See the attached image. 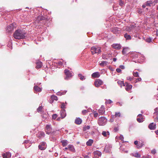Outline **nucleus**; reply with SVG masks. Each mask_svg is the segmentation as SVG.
Segmentation results:
<instances>
[{
  "label": "nucleus",
  "instance_id": "nucleus-1",
  "mask_svg": "<svg viewBox=\"0 0 158 158\" xmlns=\"http://www.w3.org/2000/svg\"><path fill=\"white\" fill-rule=\"evenodd\" d=\"M13 37L16 39L20 40L24 39L27 36V34L24 30L17 29L15 31Z\"/></svg>",
  "mask_w": 158,
  "mask_h": 158
},
{
  "label": "nucleus",
  "instance_id": "nucleus-2",
  "mask_svg": "<svg viewBox=\"0 0 158 158\" xmlns=\"http://www.w3.org/2000/svg\"><path fill=\"white\" fill-rule=\"evenodd\" d=\"M91 50L93 54L95 53L99 54L101 52V48L98 47H93L91 48Z\"/></svg>",
  "mask_w": 158,
  "mask_h": 158
},
{
  "label": "nucleus",
  "instance_id": "nucleus-3",
  "mask_svg": "<svg viewBox=\"0 0 158 158\" xmlns=\"http://www.w3.org/2000/svg\"><path fill=\"white\" fill-rule=\"evenodd\" d=\"M107 122V119L104 117L100 118L98 120V123L100 126L105 125Z\"/></svg>",
  "mask_w": 158,
  "mask_h": 158
},
{
  "label": "nucleus",
  "instance_id": "nucleus-4",
  "mask_svg": "<svg viewBox=\"0 0 158 158\" xmlns=\"http://www.w3.org/2000/svg\"><path fill=\"white\" fill-rule=\"evenodd\" d=\"M64 73L66 75V77L64 78L65 80H69L73 76L72 72L70 71L67 69H65L64 70Z\"/></svg>",
  "mask_w": 158,
  "mask_h": 158
},
{
  "label": "nucleus",
  "instance_id": "nucleus-5",
  "mask_svg": "<svg viewBox=\"0 0 158 158\" xmlns=\"http://www.w3.org/2000/svg\"><path fill=\"white\" fill-rule=\"evenodd\" d=\"M39 149L41 150H45L46 148V143L44 142H41L38 146Z\"/></svg>",
  "mask_w": 158,
  "mask_h": 158
},
{
  "label": "nucleus",
  "instance_id": "nucleus-6",
  "mask_svg": "<svg viewBox=\"0 0 158 158\" xmlns=\"http://www.w3.org/2000/svg\"><path fill=\"white\" fill-rule=\"evenodd\" d=\"M14 26L13 23L10 24V25H8L7 27L6 31L7 33H10L14 30Z\"/></svg>",
  "mask_w": 158,
  "mask_h": 158
},
{
  "label": "nucleus",
  "instance_id": "nucleus-7",
  "mask_svg": "<svg viewBox=\"0 0 158 158\" xmlns=\"http://www.w3.org/2000/svg\"><path fill=\"white\" fill-rule=\"evenodd\" d=\"M45 130L47 134L49 135L52 132V128L50 125H46Z\"/></svg>",
  "mask_w": 158,
  "mask_h": 158
},
{
  "label": "nucleus",
  "instance_id": "nucleus-8",
  "mask_svg": "<svg viewBox=\"0 0 158 158\" xmlns=\"http://www.w3.org/2000/svg\"><path fill=\"white\" fill-rule=\"evenodd\" d=\"M46 17H44L42 16H38L37 18V20L39 22H42L41 23H45V22L46 21Z\"/></svg>",
  "mask_w": 158,
  "mask_h": 158
},
{
  "label": "nucleus",
  "instance_id": "nucleus-9",
  "mask_svg": "<svg viewBox=\"0 0 158 158\" xmlns=\"http://www.w3.org/2000/svg\"><path fill=\"white\" fill-rule=\"evenodd\" d=\"M124 86H125V89L127 91L129 90L132 88V85L127 82H125L124 83Z\"/></svg>",
  "mask_w": 158,
  "mask_h": 158
},
{
  "label": "nucleus",
  "instance_id": "nucleus-10",
  "mask_svg": "<svg viewBox=\"0 0 158 158\" xmlns=\"http://www.w3.org/2000/svg\"><path fill=\"white\" fill-rule=\"evenodd\" d=\"M102 83L103 82L101 80L99 79H98L95 81L94 84L95 86L96 87H99L101 85H102Z\"/></svg>",
  "mask_w": 158,
  "mask_h": 158
},
{
  "label": "nucleus",
  "instance_id": "nucleus-11",
  "mask_svg": "<svg viewBox=\"0 0 158 158\" xmlns=\"http://www.w3.org/2000/svg\"><path fill=\"white\" fill-rule=\"evenodd\" d=\"M111 145L110 144L106 145L104 149V151L106 152H109L111 150Z\"/></svg>",
  "mask_w": 158,
  "mask_h": 158
},
{
  "label": "nucleus",
  "instance_id": "nucleus-12",
  "mask_svg": "<svg viewBox=\"0 0 158 158\" xmlns=\"http://www.w3.org/2000/svg\"><path fill=\"white\" fill-rule=\"evenodd\" d=\"M142 117V115L141 114L138 115L137 118V120L138 122L141 123L144 121L143 118Z\"/></svg>",
  "mask_w": 158,
  "mask_h": 158
},
{
  "label": "nucleus",
  "instance_id": "nucleus-13",
  "mask_svg": "<svg viewBox=\"0 0 158 158\" xmlns=\"http://www.w3.org/2000/svg\"><path fill=\"white\" fill-rule=\"evenodd\" d=\"M111 56L112 55L110 53L107 54H103L102 55V58L104 60H107L111 57Z\"/></svg>",
  "mask_w": 158,
  "mask_h": 158
},
{
  "label": "nucleus",
  "instance_id": "nucleus-14",
  "mask_svg": "<svg viewBox=\"0 0 158 158\" xmlns=\"http://www.w3.org/2000/svg\"><path fill=\"white\" fill-rule=\"evenodd\" d=\"M11 154L9 152H7L2 155V156L3 158H9L11 157Z\"/></svg>",
  "mask_w": 158,
  "mask_h": 158
},
{
  "label": "nucleus",
  "instance_id": "nucleus-15",
  "mask_svg": "<svg viewBox=\"0 0 158 158\" xmlns=\"http://www.w3.org/2000/svg\"><path fill=\"white\" fill-rule=\"evenodd\" d=\"M112 47L114 48L119 49L121 48V45L118 44H114L112 45Z\"/></svg>",
  "mask_w": 158,
  "mask_h": 158
},
{
  "label": "nucleus",
  "instance_id": "nucleus-16",
  "mask_svg": "<svg viewBox=\"0 0 158 158\" xmlns=\"http://www.w3.org/2000/svg\"><path fill=\"white\" fill-rule=\"evenodd\" d=\"M102 135L104 137L108 138L110 135V133L108 131H103L102 133Z\"/></svg>",
  "mask_w": 158,
  "mask_h": 158
},
{
  "label": "nucleus",
  "instance_id": "nucleus-17",
  "mask_svg": "<svg viewBox=\"0 0 158 158\" xmlns=\"http://www.w3.org/2000/svg\"><path fill=\"white\" fill-rule=\"evenodd\" d=\"M61 117L62 118H64L66 116L65 110L63 109L60 112Z\"/></svg>",
  "mask_w": 158,
  "mask_h": 158
},
{
  "label": "nucleus",
  "instance_id": "nucleus-18",
  "mask_svg": "<svg viewBox=\"0 0 158 158\" xmlns=\"http://www.w3.org/2000/svg\"><path fill=\"white\" fill-rule=\"evenodd\" d=\"M156 127V124L153 123H151L148 126L149 128L151 130H154Z\"/></svg>",
  "mask_w": 158,
  "mask_h": 158
},
{
  "label": "nucleus",
  "instance_id": "nucleus-19",
  "mask_svg": "<svg viewBox=\"0 0 158 158\" xmlns=\"http://www.w3.org/2000/svg\"><path fill=\"white\" fill-rule=\"evenodd\" d=\"M98 112L99 114H102L105 112V110L104 106H102L98 110Z\"/></svg>",
  "mask_w": 158,
  "mask_h": 158
},
{
  "label": "nucleus",
  "instance_id": "nucleus-20",
  "mask_svg": "<svg viewBox=\"0 0 158 158\" xmlns=\"http://www.w3.org/2000/svg\"><path fill=\"white\" fill-rule=\"evenodd\" d=\"M82 120L81 118H77L75 121V123L77 124H80L81 123Z\"/></svg>",
  "mask_w": 158,
  "mask_h": 158
},
{
  "label": "nucleus",
  "instance_id": "nucleus-21",
  "mask_svg": "<svg viewBox=\"0 0 158 158\" xmlns=\"http://www.w3.org/2000/svg\"><path fill=\"white\" fill-rule=\"evenodd\" d=\"M100 76L99 73L98 72L94 73L92 74V77L94 78H98Z\"/></svg>",
  "mask_w": 158,
  "mask_h": 158
},
{
  "label": "nucleus",
  "instance_id": "nucleus-22",
  "mask_svg": "<svg viewBox=\"0 0 158 158\" xmlns=\"http://www.w3.org/2000/svg\"><path fill=\"white\" fill-rule=\"evenodd\" d=\"M111 31L114 34H117L120 33V31L118 30V28L116 27H114L112 29Z\"/></svg>",
  "mask_w": 158,
  "mask_h": 158
},
{
  "label": "nucleus",
  "instance_id": "nucleus-23",
  "mask_svg": "<svg viewBox=\"0 0 158 158\" xmlns=\"http://www.w3.org/2000/svg\"><path fill=\"white\" fill-rule=\"evenodd\" d=\"M68 149L72 152H75V150L74 148V146L72 145L69 144L68 145Z\"/></svg>",
  "mask_w": 158,
  "mask_h": 158
},
{
  "label": "nucleus",
  "instance_id": "nucleus-24",
  "mask_svg": "<svg viewBox=\"0 0 158 158\" xmlns=\"http://www.w3.org/2000/svg\"><path fill=\"white\" fill-rule=\"evenodd\" d=\"M34 89L35 91L36 92H41L42 89L41 88L38 86L37 85H35L34 87Z\"/></svg>",
  "mask_w": 158,
  "mask_h": 158
},
{
  "label": "nucleus",
  "instance_id": "nucleus-25",
  "mask_svg": "<svg viewBox=\"0 0 158 158\" xmlns=\"http://www.w3.org/2000/svg\"><path fill=\"white\" fill-rule=\"evenodd\" d=\"M94 155L95 156L96 155L98 156H101L102 155V153L101 152L98 151H95L93 152Z\"/></svg>",
  "mask_w": 158,
  "mask_h": 158
},
{
  "label": "nucleus",
  "instance_id": "nucleus-26",
  "mask_svg": "<svg viewBox=\"0 0 158 158\" xmlns=\"http://www.w3.org/2000/svg\"><path fill=\"white\" fill-rule=\"evenodd\" d=\"M36 68L37 69H39L42 66V63L40 61H38L36 62Z\"/></svg>",
  "mask_w": 158,
  "mask_h": 158
},
{
  "label": "nucleus",
  "instance_id": "nucleus-27",
  "mask_svg": "<svg viewBox=\"0 0 158 158\" xmlns=\"http://www.w3.org/2000/svg\"><path fill=\"white\" fill-rule=\"evenodd\" d=\"M63 147L66 146L68 144V141L66 140H63L60 141Z\"/></svg>",
  "mask_w": 158,
  "mask_h": 158
},
{
  "label": "nucleus",
  "instance_id": "nucleus-28",
  "mask_svg": "<svg viewBox=\"0 0 158 158\" xmlns=\"http://www.w3.org/2000/svg\"><path fill=\"white\" fill-rule=\"evenodd\" d=\"M93 143V140L91 139H89L86 143V144L88 146H91Z\"/></svg>",
  "mask_w": 158,
  "mask_h": 158
},
{
  "label": "nucleus",
  "instance_id": "nucleus-29",
  "mask_svg": "<svg viewBox=\"0 0 158 158\" xmlns=\"http://www.w3.org/2000/svg\"><path fill=\"white\" fill-rule=\"evenodd\" d=\"M67 92V91H59L56 93V94L57 95L61 96L62 95L64 94Z\"/></svg>",
  "mask_w": 158,
  "mask_h": 158
},
{
  "label": "nucleus",
  "instance_id": "nucleus-30",
  "mask_svg": "<svg viewBox=\"0 0 158 158\" xmlns=\"http://www.w3.org/2000/svg\"><path fill=\"white\" fill-rule=\"evenodd\" d=\"M124 37L126 40H129L131 39V36L129 35H128L127 33H126L124 35Z\"/></svg>",
  "mask_w": 158,
  "mask_h": 158
},
{
  "label": "nucleus",
  "instance_id": "nucleus-31",
  "mask_svg": "<svg viewBox=\"0 0 158 158\" xmlns=\"http://www.w3.org/2000/svg\"><path fill=\"white\" fill-rule=\"evenodd\" d=\"M132 155L137 158H139L141 156L139 154L138 152L132 153Z\"/></svg>",
  "mask_w": 158,
  "mask_h": 158
},
{
  "label": "nucleus",
  "instance_id": "nucleus-32",
  "mask_svg": "<svg viewBox=\"0 0 158 158\" xmlns=\"http://www.w3.org/2000/svg\"><path fill=\"white\" fill-rule=\"evenodd\" d=\"M144 144L143 143L142 141H141V142H139V144L137 145V148H139L143 147Z\"/></svg>",
  "mask_w": 158,
  "mask_h": 158
},
{
  "label": "nucleus",
  "instance_id": "nucleus-33",
  "mask_svg": "<svg viewBox=\"0 0 158 158\" xmlns=\"http://www.w3.org/2000/svg\"><path fill=\"white\" fill-rule=\"evenodd\" d=\"M153 2L149 1H147L146 3V5L147 6H151V5L153 4Z\"/></svg>",
  "mask_w": 158,
  "mask_h": 158
},
{
  "label": "nucleus",
  "instance_id": "nucleus-34",
  "mask_svg": "<svg viewBox=\"0 0 158 158\" xmlns=\"http://www.w3.org/2000/svg\"><path fill=\"white\" fill-rule=\"evenodd\" d=\"M124 0H120L119 1V5L121 6H123L124 4Z\"/></svg>",
  "mask_w": 158,
  "mask_h": 158
},
{
  "label": "nucleus",
  "instance_id": "nucleus-35",
  "mask_svg": "<svg viewBox=\"0 0 158 158\" xmlns=\"http://www.w3.org/2000/svg\"><path fill=\"white\" fill-rule=\"evenodd\" d=\"M51 100L52 101L54 100L57 101L58 100V98L56 96L54 95H52L51 96Z\"/></svg>",
  "mask_w": 158,
  "mask_h": 158
},
{
  "label": "nucleus",
  "instance_id": "nucleus-36",
  "mask_svg": "<svg viewBox=\"0 0 158 158\" xmlns=\"http://www.w3.org/2000/svg\"><path fill=\"white\" fill-rule=\"evenodd\" d=\"M117 83L118 85L120 86L121 87H122L123 85L124 86V83H123V81H118L117 82Z\"/></svg>",
  "mask_w": 158,
  "mask_h": 158
},
{
  "label": "nucleus",
  "instance_id": "nucleus-37",
  "mask_svg": "<svg viewBox=\"0 0 158 158\" xmlns=\"http://www.w3.org/2000/svg\"><path fill=\"white\" fill-rule=\"evenodd\" d=\"M133 74L135 77H139V73L137 72H135V71H133Z\"/></svg>",
  "mask_w": 158,
  "mask_h": 158
},
{
  "label": "nucleus",
  "instance_id": "nucleus-38",
  "mask_svg": "<svg viewBox=\"0 0 158 158\" xmlns=\"http://www.w3.org/2000/svg\"><path fill=\"white\" fill-rule=\"evenodd\" d=\"M90 128V127L89 126H85L83 127V130L84 131H86L87 130H89Z\"/></svg>",
  "mask_w": 158,
  "mask_h": 158
},
{
  "label": "nucleus",
  "instance_id": "nucleus-39",
  "mask_svg": "<svg viewBox=\"0 0 158 158\" xmlns=\"http://www.w3.org/2000/svg\"><path fill=\"white\" fill-rule=\"evenodd\" d=\"M78 77H80V79L81 80H83L85 79V77L84 76H82V75L81 74H78Z\"/></svg>",
  "mask_w": 158,
  "mask_h": 158
},
{
  "label": "nucleus",
  "instance_id": "nucleus-40",
  "mask_svg": "<svg viewBox=\"0 0 158 158\" xmlns=\"http://www.w3.org/2000/svg\"><path fill=\"white\" fill-rule=\"evenodd\" d=\"M127 48H123L122 52L123 53V55H125L127 52Z\"/></svg>",
  "mask_w": 158,
  "mask_h": 158
},
{
  "label": "nucleus",
  "instance_id": "nucleus-41",
  "mask_svg": "<svg viewBox=\"0 0 158 158\" xmlns=\"http://www.w3.org/2000/svg\"><path fill=\"white\" fill-rule=\"evenodd\" d=\"M43 107L42 106H39L37 109V111L38 112H41L42 110Z\"/></svg>",
  "mask_w": 158,
  "mask_h": 158
},
{
  "label": "nucleus",
  "instance_id": "nucleus-42",
  "mask_svg": "<svg viewBox=\"0 0 158 158\" xmlns=\"http://www.w3.org/2000/svg\"><path fill=\"white\" fill-rule=\"evenodd\" d=\"M107 62L106 61H103L101 63H100V64L101 66H103L105 64H106Z\"/></svg>",
  "mask_w": 158,
  "mask_h": 158
},
{
  "label": "nucleus",
  "instance_id": "nucleus-43",
  "mask_svg": "<svg viewBox=\"0 0 158 158\" xmlns=\"http://www.w3.org/2000/svg\"><path fill=\"white\" fill-rule=\"evenodd\" d=\"M66 104H67V103L66 102H65V103H63V102L62 103L61 106V108L62 109L65 108V106Z\"/></svg>",
  "mask_w": 158,
  "mask_h": 158
},
{
  "label": "nucleus",
  "instance_id": "nucleus-44",
  "mask_svg": "<svg viewBox=\"0 0 158 158\" xmlns=\"http://www.w3.org/2000/svg\"><path fill=\"white\" fill-rule=\"evenodd\" d=\"M115 116L116 117H120L121 116V114L120 112H115Z\"/></svg>",
  "mask_w": 158,
  "mask_h": 158
},
{
  "label": "nucleus",
  "instance_id": "nucleus-45",
  "mask_svg": "<svg viewBox=\"0 0 158 158\" xmlns=\"http://www.w3.org/2000/svg\"><path fill=\"white\" fill-rule=\"evenodd\" d=\"M119 139L123 141V142H126V141L125 142L123 141L124 137L122 135H120L119 137Z\"/></svg>",
  "mask_w": 158,
  "mask_h": 158
},
{
  "label": "nucleus",
  "instance_id": "nucleus-46",
  "mask_svg": "<svg viewBox=\"0 0 158 158\" xmlns=\"http://www.w3.org/2000/svg\"><path fill=\"white\" fill-rule=\"evenodd\" d=\"M127 80H129L130 81H132L134 79V77H127Z\"/></svg>",
  "mask_w": 158,
  "mask_h": 158
},
{
  "label": "nucleus",
  "instance_id": "nucleus-47",
  "mask_svg": "<svg viewBox=\"0 0 158 158\" xmlns=\"http://www.w3.org/2000/svg\"><path fill=\"white\" fill-rule=\"evenodd\" d=\"M112 102V101L110 100H107L105 102L106 104H110Z\"/></svg>",
  "mask_w": 158,
  "mask_h": 158
},
{
  "label": "nucleus",
  "instance_id": "nucleus-48",
  "mask_svg": "<svg viewBox=\"0 0 158 158\" xmlns=\"http://www.w3.org/2000/svg\"><path fill=\"white\" fill-rule=\"evenodd\" d=\"M146 41L147 42L150 43L152 41V39L150 38H147L146 39Z\"/></svg>",
  "mask_w": 158,
  "mask_h": 158
},
{
  "label": "nucleus",
  "instance_id": "nucleus-49",
  "mask_svg": "<svg viewBox=\"0 0 158 158\" xmlns=\"http://www.w3.org/2000/svg\"><path fill=\"white\" fill-rule=\"evenodd\" d=\"M57 117V115L56 114H54L52 115V119H55Z\"/></svg>",
  "mask_w": 158,
  "mask_h": 158
},
{
  "label": "nucleus",
  "instance_id": "nucleus-50",
  "mask_svg": "<svg viewBox=\"0 0 158 158\" xmlns=\"http://www.w3.org/2000/svg\"><path fill=\"white\" fill-rule=\"evenodd\" d=\"M141 80H142V79H141V78L139 77V78H137L136 79V81L135 82V83H136L138 82V81H141Z\"/></svg>",
  "mask_w": 158,
  "mask_h": 158
},
{
  "label": "nucleus",
  "instance_id": "nucleus-51",
  "mask_svg": "<svg viewBox=\"0 0 158 158\" xmlns=\"http://www.w3.org/2000/svg\"><path fill=\"white\" fill-rule=\"evenodd\" d=\"M98 113H97L96 112H94V117H96L98 116Z\"/></svg>",
  "mask_w": 158,
  "mask_h": 158
},
{
  "label": "nucleus",
  "instance_id": "nucleus-52",
  "mask_svg": "<svg viewBox=\"0 0 158 158\" xmlns=\"http://www.w3.org/2000/svg\"><path fill=\"white\" fill-rule=\"evenodd\" d=\"M151 153L153 154H155L156 153V151L155 149H153L151 151Z\"/></svg>",
  "mask_w": 158,
  "mask_h": 158
},
{
  "label": "nucleus",
  "instance_id": "nucleus-53",
  "mask_svg": "<svg viewBox=\"0 0 158 158\" xmlns=\"http://www.w3.org/2000/svg\"><path fill=\"white\" fill-rule=\"evenodd\" d=\"M82 112L83 114H85L87 112V111L86 110H82Z\"/></svg>",
  "mask_w": 158,
  "mask_h": 158
},
{
  "label": "nucleus",
  "instance_id": "nucleus-54",
  "mask_svg": "<svg viewBox=\"0 0 158 158\" xmlns=\"http://www.w3.org/2000/svg\"><path fill=\"white\" fill-rule=\"evenodd\" d=\"M116 71L118 73H120L121 71V70L120 68H118L116 69Z\"/></svg>",
  "mask_w": 158,
  "mask_h": 158
},
{
  "label": "nucleus",
  "instance_id": "nucleus-55",
  "mask_svg": "<svg viewBox=\"0 0 158 158\" xmlns=\"http://www.w3.org/2000/svg\"><path fill=\"white\" fill-rule=\"evenodd\" d=\"M139 57H142V59L143 60H144L145 58L143 55L140 54L139 55Z\"/></svg>",
  "mask_w": 158,
  "mask_h": 158
},
{
  "label": "nucleus",
  "instance_id": "nucleus-56",
  "mask_svg": "<svg viewBox=\"0 0 158 158\" xmlns=\"http://www.w3.org/2000/svg\"><path fill=\"white\" fill-rule=\"evenodd\" d=\"M119 68L120 69H125V67H124V65H121L119 66Z\"/></svg>",
  "mask_w": 158,
  "mask_h": 158
},
{
  "label": "nucleus",
  "instance_id": "nucleus-57",
  "mask_svg": "<svg viewBox=\"0 0 158 158\" xmlns=\"http://www.w3.org/2000/svg\"><path fill=\"white\" fill-rule=\"evenodd\" d=\"M134 143V144L135 145H136V146L137 147V145L139 144L138 141H135Z\"/></svg>",
  "mask_w": 158,
  "mask_h": 158
},
{
  "label": "nucleus",
  "instance_id": "nucleus-58",
  "mask_svg": "<svg viewBox=\"0 0 158 158\" xmlns=\"http://www.w3.org/2000/svg\"><path fill=\"white\" fill-rule=\"evenodd\" d=\"M40 135L41 136H44L45 135V134L44 132H40Z\"/></svg>",
  "mask_w": 158,
  "mask_h": 158
},
{
  "label": "nucleus",
  "instance_id": "nucleus-59",
  "mask_svg": "<svg viewBox=\"0 0 158 158\" xmlns=\"http://www.w3.org/2000/svg\"><path fill=\"white\" fill-rule=\"evenodd\" d=\"M84 158H90L89 156L88 155H84L83 156Z\"/></svg>",
  "mask_w": 158,
  "mask_h": 158
},
{
  "label": "nucleus",
  "instance_id": "nucleus-60",
  "mask_svg": "<svg viewBox=\"0 0 158 158\" xmlns=\"http://www.w3.org/2000/svg\"><path fill=\"white\" fill-rule=\"evenodd\" d=\"M117 105H118L119 106H122V104L119 102H118L117 103Z\"/></svg>",
  "mask_w": 158,
  "mask_h": 158
},
{
  "label": "nucleus",
  "instance_id": "nucleus-61",
  "mask_svg": "<svg viewBox=\"0 0 158 158\" xmlns=\"http://www.w3.org/2000/svg\"><path fill=\"white\" fill-rule=\"evenodd\" d=\"M151 156H143V158H151Z\"/></svg>",
  "mask_w": 158,
  "mask_h": 158
},
{
  "label": "nucleus",
  "instance_id": "nucleus-62",
  "mask_svg": "<svg viewBox=\"0 0 158 158\" xmlns=\"http://www.w3.org/2000/svg\"><path fill=\"white\" fill-rule=\"evenodd\" d=\"M93 158H99L98 156H97L94 155V156L93 157Z\"/></svg>",
  "mask_w": 158,
  "mask_h": 158
},
{
  "label": "nucleus",
  "instance_id": "nucleus-63",
  "mask_svg": "<svg viewBox=\"0 0 158 158\" xmlns=\"http://www.w3.org/2000/svg\"><path fill=\"white\" fill-rule=\"evenodd\" d=\"M29 143V141L28 140H25L24 142V143H26V144H27Z\"/></svg>",
  "mask_w": 158,
  "mask_h": 158
},
{
  "label": "nucleus",
  "instance_id": "nucleus-64",
  "mask_svg": "<svg viewBox=\"0 0 158 158\" xmlns=\"http://www.w3.org/2000/svg\"><path fill=\"white\" fill-rule=\"evenodd\" d=\"M156 35L157 36H158V30H156Z\"/></svg>",
  "mask_w": 158,
  "mask_h": 158
}]
</instances>
